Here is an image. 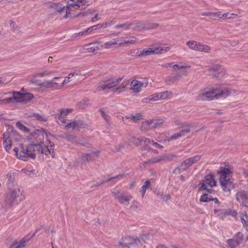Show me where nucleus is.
Returning a JSON list of instances; mask_svg holds the SVG:
<instances>
[{
	"label": "nucleus",
	"mask_w": 248,
	"mask_h": 248,
	"mask_svg": "<svg viewBox=\"0 0 248 248\" xmlns=\"http://www.w3.org/2000/svg\"><path fill=\"white\" fill-rule=\"evenodd\" d=\"M48 143L45 146L41 145V143H30L26 147V150H24L26 152L25 155L27 156L23 155L21 157L23 161H26L29 158L34 159L36 158V154L39 153L46 155H50L51 157L54 158L55 157V153L54 151L55 144L50 140H48Z\"/></svg>",
	"instance_id": "obj_1"
},
{
	"label": "nucleus",
	"mask_w": 248,
	"mask_h": 248,
	"mask_svg": "<svg viewBox=\"0 0 248 248\" xmlns=\"http://www.w3.org/2000/svg\"><path fill=\"white\" fill-rule=\"evenodd\" d=\"M231 93L232 91L228 88H216L199 94L197 100H211L214 98H218L220 96L225 97Z\"/></svg>",
	"instance_id": "obj_2"
},
{
	"label": "nucleus",
	"mask_w": 248,
	"mask_h": 248,
	"mask_svg": "<svg viewBox=\"0 0 248 248\" xmlns=\"http://www.w3.org/2000/svg\"><path fill=\"white\" fill-rule=\"evenodd\" d=\"M22 193L23 190L19 187H16L11 190L7 194L2 206L5 208H8L15 203H18L24 200L25 198Z\"/></svg>",
	"instance_id": "obj_3"
},
{
	"label": "nucleus",
	"mask_w": 248,
	"mask_h": 248,
	"mask_svg": "<svg viewBox=\"0 0 248 248\" xmlns=\"http://www.w3.org/2000/svg\"><path fill=\"white\" fill-rule=\"evenodd\" d=\"M200 185H201L199 188L200 190L212 193L213 191L212 187L216 186V181L215 180L214 174L210 173L206 175L202 180V182L200 183Z\"/></svg>",
	"instance_id": "obj_4"
},
{
	"label": "nucleus",
	"mask_w": 248,
	"mask_h": 248,
	"mask_svg": "<svg viewBox=\"0 0 248 248\" xmlns=\"http://www.w3.org/2000/svg\"><path fill=\"white\" fill-rule=\"evenodd\" d=\"M122 79V78L117 79L108 78L105 81H102L99 82L97 90L98 91H102L107 89H111L116 87L119 84Z\"/></svg>",
	"instance_id": "obj_5"
},
{
	"label": "nucleus",
	"mask_w": 248,
	"mask_h": 248,
	"mask_svg": "<svg viewBox=\"0 0 248 248\" xmlns=\"http://www.w3.org/2000/svg\"><path fill=\"white\" fill-rule=\"evenodd\" d=\"M44 134L48 136V134L45 132L44 129H36L28 137V139L31 143H42L44 139Z\"/></svg>",
	"instance_id": "obj_6"
},
{
	"label": "nucleus",
	"mask_w": 248,
	"mask_h": 248,
	"mask_svg": "<svg viewBox=\"0 0 248 248\" xmlns=\"http://www.w3.org/2000/svg\"><path fill=\"white\" fill-rule=\"evenodd\" d=\"M111 194L121 204L125 205L129 204V201L132 199L130 195L126 194L117 189H113L111 191Z\"/></svg>",
	"instance_id": "obj_7"
},
{
	"label": "nucleus",
	"mask_w": 248,
	"mask_h": 248,
	"mask_svg": "<svg viewBox=\"0 0 248 248\" xmlns=\"http://www.w3.org/2000/svg\"><path fill=\"white\" fill-rule=\"evenodd\" d=\"M61 126H64L67 129H78V131L83 126V122L81 120H75L71 121L70 120H64L60 122L58 124Z\"/></svg>",
	"instance_id": "obj_8"
},
{
	"label": "nucleus",
	"mask_w": 248,
	"mask_h": 248,
	"mask_svg": "<svg viewBox=\"0 0 248 248\" xmlns=\"http://www.w3.org/2000/svg\"><path fill=\"white\" fill-rule=\"evenodd\" d=\"M39 230L40 229H37L34 232L28 233L19 242L15 241L9 248H23L25 247L27 242L31 238L33 237Z\"/></svg>",
	"instance_id": "obj_9"
},
{
	"label": "nucleus",
	"mask_w": 248,
	"mask_h": 248,
	"mask_svg": "<svg viewBox=\"0 0 248 248\" xmlns=\"http://www.w3.org/2000/svg\"><path fill=\"white\" fill-rule=\"evenodd\" d=\"M39 230L40 229H37L34 232L28 233L19 242L15 241L9 248H23L25 247L27 242L31 238L33 237Z\"/></svg>",
	"instance_id": "obj_10"
},
{
	"label": "nucleus",
	"mask_w": 248,
	"mask_h": 248,
	"mask_svg": "<svg viewBox=\"0 0 248 248\" xmlns=\"http://www.w3.org/2000/svg\"><path fill=\"white\" fill-rule=\"evenodd\" d=\"M211 75L215 78L220 79L225 74L226 70L219 64L213 65L209 69Z\"/></svg>",
	"instance_id": "obj_11"
},
{
	"label": "nucleus",
	"mask_w": 248,
	"mask_h": 248,
	"mask_svg": "<svg viewBox=\"0 0 248 248\" xmlns=\"http://www.w3.org/2000/svg\"><path fill=\"white\" fill-rule=\"evenodd\" d=\"M201 158V155H197L185 159L181 163L182 169L187 170L190 167L200 161Z\"/></svg>",
	"instance_id": "obj_12"
},
{
	"label": "nucleus",
	"mask_w": 248,
	"mask_h": 248,
	"mask_svg": "<svg viewBox=\"0 0 248 248\" xmlns=\"http://www.w3.org/2000/svg\"><path fill=\"white\" fill-rule=\"evenodd\" d=\"M140 243V240L138 237H132L130 236L124 237L119 242L120 246L128 247L130 245H138Z\"/></svg>",
	"instance_id": "obj_13"
},
{
	"label": "nucleus",
	"mask_w": 248,
	"mask_h": 248,
	"mask_svg": "<svg viewBox=\"0 0 248 248\" xmlns=\"http://www.w3.org/2000/svg\"><path fill=\"white\" fill-rule=\"evenodd\" d=\"M233 170L232 166L229 165L228 163L225 167H220V170L217 171V173L220 174V180L223 178H226V179H230L228 175L233 172Z\"/></svg>",
	"instance_id": "obj_14"
},
{
	"label": "nucleus",
	"mask_w": 248,
	"mask_h": 248,
	"mask_svg": "<svg viewBox=\"0 0 248 248\" xmlns=\"http://www.w3.org/2000/svg\"><path fill=\"white\" fill-rule=\"evenodd\" d=\"M16 94L19 98L18 103H27L30 102L33 97V94L30 93H21L17 92Z\"/></svg>",
	"instance_id": "obj_15"
},
{
	"label": "nucleus",
	"mask_w": 248,
	"mask_h": 248,
	"mask_svg": "<svg viewBox=\"0 0 248 248\" xmlns=\"http://www.w3.org/2000/svg\"><path fill=\"white\" fill-rule=\"evenodd\" d=\"M159 48H149L147 49H143L142 48H140L138 50L137 56L139 57H145L146 56H149L155 54H158Z\"/></svg>",
	"instance_id": "obj_16"
},
{
	"label": "nucleus",
	"mask_w": 248,
	"mask_h": 248,
	"mask_svg": "<svg viewBox=\"0 0 248 248\" xmlns=\"http://www.w3.org/2000/svg\"><path fill=\"white\" fill-rule=\"evenodd\" d=\"M236 200L245 206L248 207V192L245 191L237 193L236 195Z\"/></svg>",
	"instance_id": "obj_17"
},
{
	"label": "nucleus",
	"mask_w": 248,
	"mask_h": 248,
	"mask_svg": "<svg viewBox=\"0 0 248 248\" xmlns=\"http://www.w3.org/2000/svg\"><path fill=\"white\" fill-rule=\"evenodd\" d=\"M220 185L223 190L226 192H229L231 189L234 188V184L230 179L223 178L220 180Z\"/></svg>",
	"instance_id": "obj_18"
},
{
	"label": "nucleus",
	"mask_w": 248,
	"mask_h": 248,
	"mask_svg": "<svg viewBox=\"0 0 248 248\" xmlns=\"http://www.w3.org/2000/svg\"><path fill=\"white\" fill-rule=\"evenodd\" d=\"M98 152H92L84 154L81 157V162L82 165L86 164L89 161H93L98 156Z\"/></svg>",
	"instance_id": "obj_19"
},
{
	"label": "nucleus",
	"mask_w": 248,
	"mask_h": 248,
	"mask_svg": "<svg viewBox=\"0 0 248 248\" xmlns=\"http://www.w3.org/2000/svg\"><path fill=\"white\" fill-rule=\"evenodd\" d=\"M164 122V120L163 119H153L145 121L144 124L147 125L148 128L152 129L159 127L163 124Z\"/></svg>",
	"instance_id": "obj_20"
},
{
	"label": "nucleus",
	"mask_w": 248,
	"mask_h": 248,
	"mask_svg": "<svg viewBox=\"0 0 248 248\" xmlns=\"http://www.w3.org/2000/svg\"><path fill=\"white\" fill-rule=\"evenodd\" d=\"M71 112H72L71 109H61L59 113L55 114V119L58 124L60 123V120L62 122L65 120L64 117Z\"/></svg>",
	"instance_id": "obj_21"
},
{
	"label": "nucleus",
	"mask_w": 248,
	"mask_h": 248,
	"mask_svg": "<svg viewBox=\"0 0 248 248\" xmlns=\"http://www.w3.org/2000/svg\"><path fill=\"white\" fill-rule=\"evenodd\" d=\"M49 7L55 10V14L59 13L62 14V12L65 11V6H62V4L60 2H49Z\"/></svg>",
	"instance_id": "obj_22"
},
{
	"label": "nucleus",
	"mask_w": 248,
	"mask_h": 248,
	"mask_svg": "<svg viewBox=\"0 0 248 248\" xmlns=\"http://www.w3.org/2000/svg\"><path fill=\"white\" fill-rule=\"evenodd\" d=\"M144 84L142 82H139L137 80H133L130 84V89L135 93H139L141 88L143 87Z\"/></svg>",
	"instance_id": "obj_23"
},
{
	"label": "nucleus",
	"mask_w": 248,
	"mask_h": 248,
	"mask_svg": "<svg viewBox=\"0 0 248 248\" xmlns=\"http://www.w3.org/2000/svg\"><path fill=\"white\" fill-rule=\"evenodd\" d=\"M161 156L162 161H164L165 162H171L173 160H175L177 158V156L173 154L169 153V154H165L162 155Z\"/></svg>",
	"instance_id": "obj_24"
},
{
	"label": "nucleus",
	"mask_w": 248,
	"mask_h": 248,
	"mask_svg": "<svg viewBox=\"0 0 248 248\" xmlns=\"http://www.w3.org/2000/svg\"><path fill=\"white\" fill-rule=\"evenodd\" d=\"M58 83L53 82L52 80H47L45 81L42 83H40L39 84H37L40 88H48V87H51L52 88H54L56 86H57Z\"/></svg>",
	"instance_id": "obj_25"
},
{
	"label": "nucleus",
	"mask_w": 248,
	"mask_h": 248,
	"mask_svg": "<svg viewBox=\"0 0 248 248\" xmlns=\"http://www.w3.org/2000/svg\"><path fill=\"white\" fill-rule=\"evenodd\" d=\"M178 124L180 125L179 122H178ZM179 128L181 129V132L184 134V136L186 133H188L190 131V125L186 123L181 124V126L179 127Z\"/></svg>",
	"instance_id": "obj_26"
},
{
	"label": "nucleus",
	"mask_w": 248,
	"mask_h": 248,
	"mask_svg": "<svg viewBox=\"0 0 248 248\" xmlns=\"http://www.w3.org/2000/svg\"><path fill=\"white\" fill-rule=\"evenodd\" d=\"M182 77V75L177 74L175 75L169 76L166 77V82L167 84H173L178 78Z\"/></svg>",
	"instance_id": "obj_27"
},
{
	"label": "nucleus",
	"mask_w": 248,
	"mask_h": 248,
	"mask_svg": "<svg viewBox=\"0 0 248 248\" xmlns=\"http://www.w3.org/2000/svg\"><path fill=\"white\" fill-rule=\"evenodd\" d=\"M16 93H17L16 91H13L12 97L2 99V104L13 102V100H15V101L16 102L18 103V100L19 98L18 97V95L16 94Z\"/></svg>",
	"instance_id": "obj_28"
},
{
	"label": "nucleus",
	"mask_w": 248,
	"mask_h": 248,
	"mask_svg": "<svg viewBox=\"0 0 248 248\" xmlns=\"http://www.w3.org/2000/svg\"><path fill=\"white\" fill-rule=\"evenodd\" d=\"M26 150V147H24L23 146H22L21 147V151L20 152L18 153V151H19V149L17 147H15L14 149V151L16 153V157L23 160V159L21 157L23 155H25V156H27V155H25L26 154V152H25V150Z\"/></svg>",
	"instance_id": "obj_29"
},
{
	"label": "nucleus",
	"mask_w": 248,
	"mask_h": 248,
	"mask_svg": "<svg viewBox=\"0 0 248 248\" xmlns=\"http://www.w3.org/2000/svg\"><path fill=\"white\" fill-rule=\"evenodd\" d=\"M123 177H124V175H120H120H116L115 176L110 177L109 178H108L107 179L103 180L101 182H99L96 183V184L95 186H100L104 184L105 183H107V182H110L111 180H112L113 179H115L116 178L117 179H119V178H122Z\"/></svg>",
	"instance_id": "obj_30"
},
{
	"label": "nucleus",
	"mask_w": 248,
	"mask_h": 248,
	"mask_svg": "<svg viewBox=\"0 0 248 248\" xmlns=\"http://www.w3.org/2000/svg\"><path fill=\"white\" fill-rule=\"evenodd\" d=\"M227 248H236L240 245L234 239H229L226 241Z\"/></svg>",
	"instance_id": "obj_31"
},
{
	"label": "nucleus",
	"mask_w": 248,
	"mask_h": 248,
	"mask_svg": "<svg viewBox=\"0 0 248 248\" xmlns=\"http://www.w3.org/2000/svg\"><path fill=\"white\" fill-rule=\"evenodd\" d=\"M210 50V47L207 45H204L202 43H198V48L196 51L208 52Z\"/></svg>",
	"instance_id": "obj_32"
},
{
	"label": "nucleus",
	"mask_w": 248,
	"mask_h": 248,
	"mask_svg": "<svg viewBox=\"0 0 248 248\" xmlns=\"http://www.w3.org/2000/svg\"><path fill=\"white\" fill-rule=\"evenodd\" d=\"M128 83H129L128 81H126L125 82H123L120 87H117V88H115L112 89V92H118L119 93H120L121 92L125 91L126 86L127 84H128Z\"/></svg>",
	"instance_id": "obj_33"
},
{
	"label": "nucleus",
	"mask_w": 248,
	"mask_h": 248,
	"mask_svg": "<svg viewBox=\"0 0 248 248\" xmlns=\"http://www.w3.org/2000/svg\"><path fill=\"white\" fill-rule=\"evenodd\" d=\"M30 117H34L36 120L40 122H46L47 121V118L46 116L38 113H33L31 115Z\"/></svg>",
	"instance_id": "obj_34"
},
{
	"label": "nucleus",
	"mask_w": 248,
	"mask_h": 248,
	"mask_svg": "<svg viewBox=\"0 0 248 248\" xmlns=\"http://www.w3.org/2000/svg\"><path fill=\"white\" fill-rule=\"evenodd\" d=\"M151 185V182L149 180H146L143 186L140 188V192L142 193V197H143L146 192V189L148 188Z\"/></svg>",
	"instance_id": "obj_35"
},
{
	"label": "nucleus",
	"mask_w": 248,
	"mask_h": 248,
	"mask_svg": "<svg viewBox=\"0 0 248 248\" xmlns=\"http://www.w3.org/2000/svg\"><path fill=\"white\" fill-rule=\"evenodd\" d=\"M161 156L160 155V156H156V157H153L150 159H149L147 161H146L144 162V164L145 165H146L147 164H149V163H158V162H160L161 161H162V160H161Z\"/></svg>",
	"instance_id": "obj_36"
},
{
	"label": "nucleus",
	"mask_w": 248,
	"mask_h": 248,
	"mask_svg": "<svg viewBox=\"0 0 248 248\" xmlns=\"http://www.w3.org/2000/svg\"><path fill=\"white\" fill-rule=\"evenodd\" d=\"M198 43L194 41H188L186 43V45L191 49L197 50Z\"/></svg>",
	"instance_id": "obj_37"
},
{
	"label": "nucleus",
	"mask_w": 248,
	"mask_h": 248,
	"mask_svg": "<svg viewBox=\"0 0 248 248\" xmlns=\"http://www.w3.org/2000/svg\"><path fill=\"white\" fill-rule=\"evenodd\" d=\"M69 7H76V9H85L86 8V4H82L81 5H79L78 2L73 1L71 3L69 4Z\"/></svg>",
	"instance_id": "obj_38"
},
{
	"label": "nucleus",
	"mask_w": 248,
	"mask_h": 248,
	"mask_svg": "<svg viewBox=\"0 0 248 248\" xmlns=\"http://www.w3.org/2000/svg\"><path fill=\"white\" fill-rule=\"evenodd\" d=\"M159 95H160L159 97L161 98V99H166L170 97L172 95V93L167 91L162 93H159Z\"/></svg>",
	"instance_id": "obj_39"
},
{
	"label": "nucleus",
	"mask_w": 248,
	"mask_h": 248,
	"mask_svg": "<svg viewBox=\"0 0 248 248\" xmlns=\"http://www.w3.org/2000/svg\"><path fill=\"white\" fill-rule=\"evenodd\" d=\"M234 237H235L234 240L238 243V244H240L243 241L244 235L241 232H239L235 234Z\"/></svg>",
	"instance_id": "obj_40"
},
{
	"label": "nucleus",
	"mask_w": 248,
	"mask_h": 248,
	"mask_svg": "<svg viewBox=\"0 0 248 248\" xmlns=\"http://www.w3.org/2000/svg\"><path fill=\"white\" fill-rule=\"evenodd\" d=\"M144 30H150L156 28L158 24L155 23L145 22Z\"/></svg>",
	"instance_id": "obj_41"
},
{
	"label": "nucleus",
	"mask_w": 248,
	"mask_h": 248,
	"mask_svg": "<svg viewBox=\"0 0 248 248\" xmlns=\"http://www.w3.org/2000/svg\"><path fill=\"white\" fill-rule=\"evenodd\" d=\"M16 126L22 131L28 133L30 131L29 129L24 125L22 123L19 122H18L16 123Z\"/></svg>",
	"instance_id": "obj_42"
},
{
	"label": "nucleus",
	"mask_w": 248,
	"mask_h": 248,
	"mask_svg": "<svg viewBox=\"0 0 248 248\" xmlns=\"http://www.w3.org/2000/svg\"><path fill=\"white\" fill-rule=\"evenodd\" d=\"M131 25H132L131 23H124V24H122L116 25L115 26V28L117 29L121 28V29H124L125 30H127L130 28Z\"/></svg>",
	"instance_id": "obj_43"
},
{
	"label": "nucleus",
	"mask_w": 248,
	"mask_h": 248,
	"mask_svg": "<svg viewBox=\"0 0 248 248\" xmlns=\"http://www.w3.org/2000/svg\"><path fill=\"white\" fill-rule=\"evenodd\" d=\"M137 140L139 142L143 141L146 146H147L149 144L152 143V140L148 138H146L144 137H140L138 138Z\"/></svg>",
	"instance_id": "obj_44"
},
{
	"label": "nucleus",
	"mask_w": 248,
	"mask_h": 248,
	"mask_svg": "<svg viewBox=\"0 0 248 248\" xmlns=\"http://www.w3.org/2000/svg\"><path fill=\"white\" fill-rule=\"evenodd\" d=\"M237 17H238L237 15L233 13H226L222 15V17L225 19H232Z\"/></svg>",
	"instance_id": "obj_45"
},
{
	"label": "nucleus",
	"mask_w": 248,
	"mask_h": 248,
	"mask_svg": "<svg viewBox=\"0 0 248 248\" xmlns=\"http://www.w3.org/2000/svg\"><path fill=\"white\" fill-rule=\"evenodd\" d=\"M210 199H211V197L210 196L208 197L207 194L204 193L201 196L200 201L201 202H210L211 200H209Z\"/></svg>",
	"instance_id": "obj_46"
},
{
	"label": "nucleus",
	"mask_w": 248,
	"mask_h": 248,
	"mask_svg": "<svg viewBox=\"0 0 248 248\" xmlns=\"http://www.w3.org/2000/svg\"><path fill=\"white\" fill-rule=\"evenodd\" d=\"M113 39L115 45H118L120 46H124V45L125 44V43H124V40H123V37H118V38H114Z\"/></svg>",
	"instance_id": "obj_47"
},
{
	"label": "nucleus",
	"mask_w": 248,
	"mask_h": 248,
	"mask_svg": "<svg viewBox=\"0 0 248 248\" xmlns=\"http://www.w3.org/2000/svg\"><path fill=\"white\" fill-rule=\"evenodd\" d=\"M3 144L5 150L8 152L10 149L11 148L12 145V141L11 140H5L3 141Z\"/></svg>",
	"instance_id": "obj_48"
},
{
	"label": "nucleus",
	"mask_w": 248,
	"mask_h": 248,
	"mask_svg": "<svg viewBox=\"0 0 248 248\" xmlns=\"http://www.w3.org/2000/svg\"><path fill=\"white\" fill-rule=\"evenodd\" d=\"M226 215H228V216L231 215L232 217H234V218H237V212L234 210H231L229 209L227 210H226Z\"/></svg>",
	"instance_id": "obj_49"
},
{
	"label": "nucleus",
	"mask_w": 248,
	"mask_h": 248,
	"mask_svg": "<svg viewBox=\"0 0 248 248\" xmlns=\"http://www.w3.org/2000/svg\"><path fill=\"white\" fill-rule=\"evenodd\" d=\"M115 45V44H114V41H113V39H112L111 40L108 41V42H106L104 45L103 46L105 48H107V49H108V48H111L112 46H114Z\"/></svg>",
	"instance_id": "obj_50"
},
{
	"label": "nucleus",
	"mask_w": 248,
	"mask_h": 248,
	"mask_svg": "<svg viewBox=\"0 0 248 248\" xmlns=\"http://www.w3.org/2000/svg\"><path fill=\"white\" fill-rule=\"evenodd\" d=\"M98 49L99 48L97 46H93L92 44L88 45L87 50H88L89 52L95 53Z\"/></svg>",
	"instance_id": "obj_51"
},
{
	"label": "nucleus",
	"mask_w": 248,
	"mask_h": 248,
	"mask_svg": "<svg viewBox=\"0 0 248 248\" xmlns=\"http://www.w3.org/2000/svg\"><path fill=\"white\" fill-rule=\"evenodd\" d=\"M51 73H52V72L51 71L46 70V71H44L41 73H39L36 74V75L35 76V77H44L46 76H47V75L50 74Z\"/></svg>",
	"instance_id": "obj_52"
},
{
	"label": "nucleus",
	"mask_w": 248,
	"mask_h": 248,
	"mask_svg": "<svg viewBox=\"0 0 248 248\" xmlns=\"http://www.w3.org/2000/svg\"><path fill=\"white\" fill-rule=\"evenodd\" d=\"M99 111L100 112L102 116L104 118V119L106 121H108L109 120V118H110L109 115L107 114H106L103 108H100Z\"/></svg>",
	"instance_id": "obj_53"
},
{
	"label": "nucleus",
	"mask_w": 248,
	"mask_h": 248,
	"mask_svg": "<svg viewBox=\"0 0 248 248\" xmlns=\"http://www.w3.org/2000/svg\"><path fill=\"white\" fill-rule=\"evenodd\" d=\"M145 22H139L136 24V27L135 29L137 30H140L141 29L144 30V26Z\"/></svg>",
	"instance_id": "obj_54"
},
{
	"label": "nucleus",
	"mask_w": 248,
	"mask_h": 248,
	"mask_svg": "<svg viewBox=\"0 0 248 248\" xmlns=\"http://www.w3.org/2000/svg\"><path fill=\"white\" fill-rule=\"evenodd\" d=\"M185 67L190 68V66L176 64L173 66L172 68H173V70L176 71L180 69L184 68Z\"/></svg>",
	"instance_id": "obj_55"
},
{
	"label": "nucleus",
	"mask_w": 248,
	"mask_h": 248,
	"mask_svg": "<svg viewBox=\"0 0 248 248\" xmlns=\"http://www.w3.org/2000/svg\"><path fill=\"white\" fill-rule=\"evenodd\" d=\"M183 136H184V134L181 133L180 132V133L173 134L170 137V139L171 140H175Z\"/></svg>",
	"instance_id": "obj_56"
},
{
	"label": "nucleus",
	"mask_w": 248,
	"mask_h": 248,
	"mask_svg": "<svg viewBox=\"0 0 248 248\" xmlns=\"http://www.w3.org/2000/svg\"><path fill=\"white\" fill-rule=\"evenodd\" d=\"M248 217L246 215L242 214L241 216V220L243 225L247 226L248 224H247V221H246V219H248Z\"/></svg>",
	"instance_id": "obj_57"
},
{
	"label": "nucleus",
	"mask_w": 248,
	"mask_h": 248,
	"mask_svg": "<svg viewBox=\"0 0 248 248\" xmlns=\"http://www.w3.org/2000/svg\"><path fill=\"white\" fill-rule=\"evenodd\" d=\"M137 41V38L135 37H131L130 39L127 40H124V43L125 44H133Z\"/></svg>",
	"instance_id": "obj_58"
},
{
	"label": "nucleus",
	"mask_w": 248,
	"mask_h": 248,
	"mask_svg": "<svg viewBox=\"0 0 248 248\" xmlns=\"http://www.w3.org/2000/svg\"><path fill=\"white\" fill-rule=\"evenodd\" d=\"M75 136L72 135L68 134L65 136V137L63 138L64 140H65L67 141H71L74 139H75Z\"/></svg>",
	"instance_id": "obj_59"
},
{
	"label": "nucleus",
	"mask_w": 248,
	"mask_h": 248,
	"mask_svg": "<svg viewBox=\"0 0 248 248\" xmlns=\"http://www.w3.org/2000/svg\"><path fill=\"white\" fill-rule=\"evenodd\" d=\"M185 171V170L182 169L181 163L179 167L175 168L173 170V173H180L182 171Z\"/></svg>",
	"instance_id": "obj_60"
},
{
	"label": "nucleus",
	"mask_w": 248,
	"mask_h": 248,
	"mask_svg": "<svg viewBox=\"0 0 248 248\" xmlns=\"http://www.w3.org/2000/svg\"><path fill=\"white\" fill-rule=\"evenodd\" d=\"M161 198L163 202H167L170 199V194L163 195V193L161 194Z\"/></svg>",
	"instance_id": "obj_61"
},
{
	"label": "nucleus",
	"mask_w": 248,
	"mask_h": 248,
	"mask_svg": "<svg viewBox=\"0 0 248 248\" xmlns=\"http://www.w3.org/2000/svg\"><path fill=\"white\" fill-rule=\"evenodd\" d=\"M141 115L140 114L137 113L135 116H132L131 119L133 121L136 122L140 120V119L141 118Z\"/></svg>",
	"instance_id": "obj_62"
},
{
	"label": "nucleus",
	"mask_w": 248,
	"mask_h": 248,
	"mask_svg": "<svg viewBox=\"0 0 248 248\" xmlns=\"http://www.w3.org/2000/svg\"><path fill=\"white\" fill-rule=\"evenodd\" d=\"M159 96H160V95H159V93L153 94V95H151V97L152 98L151 100L152 101H156V100H157L159 99H161V98H160Z\"/></svg>",
	"instance_id": "obj_63"
},
{
	"label": "nucleus",
	"mask_w": 248,
	"mask_h": 248,
	"mask_svg": "<svg viewBox=\"0 0 248 248\" xmlns=\"http://www.w3.org/2000/svg\"><path fill=\"white\" fill-rule=\"evenodd\" d=\"M159 48L158 51V53H163V52H166L167 50H169V47H157Z\"/></svg>",
	"instance_id": "obj_64"
}]
</instances>
